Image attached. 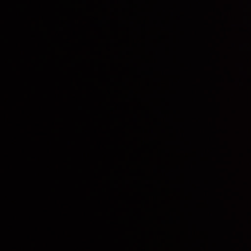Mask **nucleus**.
Masks as SVG:
<instances>
[{
    "label": "nucleus",
    "instance_id": "1",
    "mask_svg": "<svg viewBox=\"0 0 251 251\" xmlns=\"http://www.w3.org/2000/svg\"><path fill=\"white\" fill-rule=\"evenodd\" d=\"M147 126V124H52L50 108V27H48V126Z\"/></svg>",
    "mask_w": 251,
    "mask_h": 251
},
{
    "label": "nucleus",
    "instance_id": "2",
    "mask_svg": "<svg viewBox=\"0 0 251 251\" xmlns=\"http://www.w3.org/2000/svg\"><path fill=\"white\" fill-rule=\"evenodd\" d=\"M73 111V109L67 103L59 99L56 107V112L60 115L69 114Z\"/></svg>",
    "mask_w": 251,
    "mask_h": 251
},
{
    "label": "nucleus",
    "instance_id": "3",
    "mask_svg": "<svg viewBox=\"0 0 251 251\" xmlns=\"http://www.w3.org/2000/svg\"><path fill=\"white\" fill-rule=\"evenodd\" d=\"M79 112L80 113H86L87 111L86 109L81 108L80 109H79Z\"/></svg>",
    "mask_w": 251,
    "mask_h": 251
}]
</instances>
